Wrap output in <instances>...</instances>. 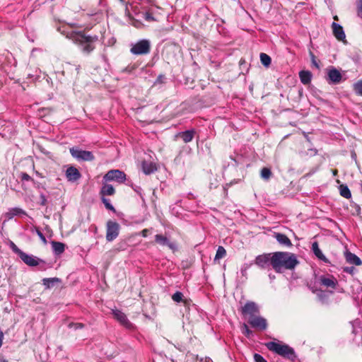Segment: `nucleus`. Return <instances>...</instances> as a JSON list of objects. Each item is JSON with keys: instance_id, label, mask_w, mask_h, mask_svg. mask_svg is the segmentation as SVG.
<instances>
[{"instance_id": "4", "label": "nucleus", "mask_w": 362, "mask_h": 362, "mask_svg": "<svg viewBox=\"0 0 362 362\" xmlns=\"http://www.w3.org/2000/svg\"><path fill=\"white\" fill-rule=\"evenodd\" d=\"M151 50V42L148 40H141L132 44L130 52L134 55L147 54Z\"/></svg>"}, {"instance_id": "12", "label": "nucleus", "mask_w": 362, "mask_h": 362, "mask_svg": "<svg viewBox=\"0 0 362 362\" xmlns=\"http://www.w3.org/2000/svg\"><path fill=\"white\" fill-rule=\"evenodd\" d=\"M115 318L119 321L124 327L127 329H132L133 325L129 321L126 315L120 310H115L112 311Z\"/></svg>"}, {"instance_id": "39", "label": "nucleus", "mask_w": 362, "mask_h": 362, "mask_svg": "<svg viewBox=\"0 0 362 362\" xmlns=\"http://www.w3.org/2000/svg\"><path fill=\"white\" fill-rule=\"evenodd\" d=\"M255 362H267L261 355L255 354L254 355Z\"/></svg>"}, {"instance_id": "20", "label": "nucleus", "mask_w": 362, "mask_h": 362, "mask_svg": "<svg viewBox=\"0 0 362 362\" xmlns=\"http://www.w3.org/2000/svg\"><path fill=\"white\" fill-rule=\"evenodd\" d=\"M312 250L315 255L320 260L323 261L324 262H329V260L327 258L323 255L321 250L319 248L318 243L317 242H314L312 244Z\"/></svg>"}, {"instance_id": "50", "label": "nucleus", "mask_w": 362, "mask_h": 362, "mask_svg": "<svg viewBox=\"0 0 362 362\" xmlns=\"http://www.w3.org/2000/svg\"><path fill=\"white\" fill-rule=\"evenodd\" d=\"M119 1H120L121 2H124V0H119Z\"/></svg>"}, {"instance_id": "16", "label": "nucleus", "mask_w": 362, "mask_h": 362, "mask_svg": "<svg viewBox=\"0 0 362 362\" xmlns=\"http://www.w3.org/2000/svg\"><path fill=\"white\" fill-rule=\"evenodd\" d=\"M333 34L334 37L340 41H344L346 35L344 33L343 28L338 23H333L332 25Z\"/></svg>"}, {"instance_id": "37", "label": "nucleus", "mask_w": 362, "mask_h": 362, "mask_svg": "<svg viewBox=\"0 0 362 362\" xmlns=\"http://www.w3.org/2000/svg\"><path fill=\"white\" fill-rule=\"evenodd\" d=\"M310 55L313 65L315 66L317 69H320V65L317 63L316 58H315V55L313 54V53L310 52Z\"/></svg>"}, {"instance_id": "21", "label": "nucleus", "mask_w": 362, "mask_h": 362, "mask_svg": "<svg viewBox=\"0 0 362 362\" xmlns=\"http://www.w3.org/2000/svg\"><path fill=\"white\" fill-rule=\"evenodd\" d=\"M320 283L322 285L334 288L337 285V280L333 276L331 277H325V276H321L320 277Z\"/></svg>"}, {"instance_id": "24", "label": "nucleus", "mask_w": 362, "mask_h": 362, "mask_svg": "<svg viewBox=\"0 0 362 362\" xmlns=\"http://www.w3.org/2000/svg\"><path fill=\"white\" fill-rule=\"evenodd\" d=\"M52 246L53 251L57 255L63 253L65 250V245L60 242L52 241Z\"/></svg>"}, {"instance_id": "48", "label": "nucleus", "mask_w": 362, "mask_h": 362, "mask_svg": "<svg viewBox=\"0 0 362 362\" xmlns=\"http://www.w3.org/2000/svg\"><path fill=\"white\" fill-rule=\"evenodd\" d=\"M337 171L336 170L333 171V174H334V175H337Z\"/></svg>"}, {"instance_id": "29", "label": "nucleus", "mask_w": 362, "mask_h": 362, "mask_svg": "<svg viewBox=\"0 0 362 362\" xmlns=\"http://www.w3.org/2000/svg\"><path fill=\"white\" fill-rule=\"evenodd\" d=\"M226 255V250L222 246H219L216 250L214 260L216 261L221 258H223Z\"/></svg>"}, {"instance_id": "3", "label": "nucleus", "mask_w": 362, "mask_h": 362, "mask_svg": "<svg viewBox=\"0 0 362 362\" xmlns=\"http://www.w3.org/2000/svg\"><path fill=\"white\" fill-rule=\"evenodd\" d=\"M266 346L269 350L288 358H291L294 356L293 349L286 344L270 341L266 344Z\"/></svg>"}, {"instance_id": "18", "label": "nucleus", "mask_w": 362, "mask_h": 362, "mask_svg": "<svg viewBox=\"0 0 362 362\" xmlns=\"http://www.w3.org/2000/svg\"><path fill=\"white\" fill-rule=\"evenodd\" d=\"M344 256L346 262L349 264H354L356 266L362 264V261L361 260V259L355 254L348 250L344 252Z\"/></svg>"}, {"instance_id": "42", "label": "nucleus", "mask_w": 362, "mask_h": 362, "mask_svg": "<svg viewBox=\"0 0 362 362\" xmlns=\"http://www.w3.org/2000/svg\"><path fill=\"white\" fill-rule=\"evenodd\" d=\"M37 235L39 236V238L41 239V240L42 242H44L45 243H47V240H46V238H45V235H43V233L40 230H37Z\"/></svg>"}, {"instance_id": "49", "label": "nucleus", "mask_w": 362, "mask_h": 362, "mask_svg": "<svg viewBox=\"0 0 362 362\" xmlns=\"http://www.w3.org/2000/svg\"><path fill=\"white\" fill-rule=\"evenodd\" d=\"M1 362H8V361H6V360H2Z\"/></svg>"}, {"instance_id": "31", "label": "nucleus", "mask_w": 362, "mask_h": 362, "mask_svg": "<svg viewBox=\"0 0 362 362\" xmlns=\"http://www.w3.org/2000/svg\"><path fill=\"white\" fill-rule=\"evenodd\" d=\"M183 297L184 296L181 292L177 291L172 296V299L176 303L183 302L185 304H186L187 302L183 299Z\"/></svg>"}, {"instance_id": "38", "label": "nucleus", "mask_w": 362, "mask_h": 362, "mask_svg": "<svg viewBox=\"0 0 362 362\" xmlns=\"http://www.w3.org/2000/svg\"><path fill=\"white\" fill-rule=\"evenodd\" d=\"M144 18L146 21H156V19L154 18V17L152 16L151 13H148V12H146L144 13Z\"/></svg>"}, {"instance_id": "32", "label": "nucleus", "mask_w": 362, "mask_h": 362, "mask_svg": "<svg viewBox=\"0 0 362 362\" xmlns=\"http://www.w3.org/2000/svg\"><path fill=\"white\" fill-rule=\"evenodd\" d=\"M272 176V171L268 168H263L261 170V177L264 180H268Z\"/></svg>"}, {"instance_id": "9", "label": "nucleus", "mask_w": 362, "mask_h": 362, "mask_svg": "<svg viewBox=\"0 0 362 362\" xmlns=\"http://www.w3.org/2000/svg\"><path fill=\"white\" fill-rule=\"evenodd\" d=\"M255 264L262 269L269 266L272 267V253H267L258 255L255 260Z\"/></svg>"}, {"instance_id": "45", "label": "nucleus", "mask_w": 362, "mask_h": 362, "mask_svg": "<svg viewBox=\"0 0 362 362\" xmlns=\"http://www.w3.org/2000/svg\"><path fill=\"white\" fill-rule=\"evenodd\" d=\"M149 232L148 229H144L141 233L143 237L146 238L148 235V233Z\"/></svg>"}, {"instance_id": "6", "label": "nucleus", "mask_w": 362, "mask_h": 362, "mask_svg": "<svg viewBox=\"0 0 362 362\" xmlns=\"http://www.w3.org/2000/svg\"><path fill=\"white\" fill-rule=\"evenodd\" d=\"M105 181H116L122 183L126 180V175L119 170H109L103 177Z\"/></svg>"}, {"instance_id": "51", "label": "nucleus", "mask_w": 362, "mask_h": 362, "mask_svg": "<svg viewBox=\"0 0 362 362\" xmlns=\"http://www.w3.org/2000/svg\"><path fill=\"white\" fill-rule=\"evenodd\" d=\"M1 361H2V360H1V359H0V362H1Z\"/></svg>"}, {"instance_id": "5", "label": "nucleus", "mask_w": 362, "mask_h": 362, "mask_svg": "<svg viewBox=\"0 0 362 362\" xmlns=\"http://www.w3.org/2000/svg\"><path fill=\"white\" fill-rule=\"evenodd\" d=\"M70 153L78 160L91 161L94 159L92 152L80 149L78 147L71 148Z\"/></svg>"}, {"instance_id": "33", "label": "nucleus", "mask_w": 362, "mask_h": 362, "mask_svg": "<svg viewBox=\"0 0 362 362\" xmlns=\"http://www.w3.org/2000/svg\"><path fill=\"white\" fill-rule=\"evenodd\" d=\"M354 89L356 94L362 96V80L354 83Z\"/></svg>"}, {"instance_id": "26", "label": "nucleus", "mask_w": 362, "mask_h": 362, "mask_svg": "<svg viewBox=\"0 0 362 362\" xmlns=\"http://www.w3.org/2000/svg\"><path fill=\"white\" fill-rule=\"evenodd\" d=\"M61 280L59 278H45L42 279V284L47 288H50L54 286V284L59 283Z\"/></svg>"}, {"instance_id": "17", "label": "nucleus", "mask_w": 362, "mask_h": 362, "mask_svg": "<svg viewBox=\"0 0 362 362\" xmlns=\"http://www.w3.org/2000/svg\"><path fill=\"white\" fill-rule=\"evenodd\" d=\"M195 131L194 129H189L185 132H179L175 137L180 138L182 139L184 143H189L192 141L194 136Z\"/></svg>"}, {"instance_id": "1", "label": "nucleus", "mask_w": 362, "mask_h": 362, "mask_svg": "<svg viewBox=\"0 0 362 362\" xmlns=\"http://www.w3.org/2000/svg\"><path fill=\"white\" fill-rule=\"evenodd\" d=\"M299 262L295 254L288 252H276L272 253V268L276 272L293 269Z\"/></svg>"}, {"instance_id": "14", "label": "nucleus", "mask_w": 362, "mask_h": 362, "mask_svg": "<svg viewBox=\"0 0 362 362\" xmlns=\"http://www.w3.org/2000/svg\"><path fill=\"white\" fill-rule=\"evenodd\" d=\"M327 79L329 81V83H332L337 84L341 81V74L337 69H336L335 68H332L331 69L327 70Z\"/></svg>"}, {"instance_id": "11", "label": "nucleus", "mask_w": 362, "mask_h": 362, "mask_svg": "<svg viewBox=\"0 0 362 362\" xmlns=\"http://www.w3.org/2000/svg\"><path fill=\"white\" fill-rule=\"evenodd\" d=\"M242 313L244 315H249L250 317L259 313V308L255 303L247 302L242 308Z\"/></svg>"}, {"instance_id": "22", "label": "nucleus", "mask_w": 362, "mask_h": 362, "mask_svg": "<svg viewBox=\"0 0 362 362\" xmlns=\"http://www.w3.org/2000/svg\"><path fill=\"white\" fill-rule=\"evenodd\" d=\"M156 170V166L153 163L147 161H144L142 163V170L146 175L153 173Z\"/></svg>"}, {"instance_id": "34", "label": "nucleus", "mask_w": 362, "mask_h": 362, "mask_svg": "<svg viewBox=\"0 0 362 362\" xmlns=\"http://www.w3.org/2000/svg\"><path fill=\"white\" fill-rule=\"evenodd\" d=\"M11 248L13 252L17 254L19 257L23 252L21 250H20L13 242L11 243Z\"/></svg>"}, {"instance_id": "40", "label": "nucleus", "mask_w": 362, "mask_h": 362, "mask_svg": "<svg viewBox=\"0 0 362 362\" xmlns=\"http://www.w3.org/2000/svg\"><path fill=\"white\" fill-rule=\"evenodd\" d=\"M21 180L23 181H30V180H33L32 177L27 173H23L21 174Z\"/></svg>"}, {"instance_id": "23", "label": "nucleus", "mask_w": 362, "mask_h": 362, "mask_svg": "<svg viewBox=\"0 0 362 362\" xmlns=\"http://www.w3.org/2000/svg\"><path fill=\"white\" fill-rule=\"evenodd\" d=\"M299 77L302 83L307 85L310 83L312 78V74L309 71H300L299 72Z\"/></svg>"}, {"instance_id": "35", "label": "nucleus", "mask_w": 362, "mask_h": 362, "mask_svg": "<svg viewBox=\"0 0 362 362\" xmlns=\"http://www.w3.org/2000/svg\"><path fill=\"white\" fill-rule=\"evenodd\" d=\"M102 202L105 204V207L107 209H110L111 211H115V208L113 206L110 204V201L104 197L102 198Z\"/></svg>"}, {"instance_id": "36", "label": "nucleus", "mask_w": 362, "mask_h": 362, "mask_svg": "<svg viewBox=\"0 0 362 362\" xmlns=\"http://www.w3.org/2000/svg\"><path fill=\"white\" fill-rule=\"evenodd\" d=\"M243 333L246 337H250L252 332L249 329L248 326L246 324H244L243 326Z\"/></svg>"}, {"instance_id": "15", "label": "nucleus", "mask_w": 362, "mask_h": 362, "mask_svg": "<svg viewBox=\"0 0 362 362\" xmlns=\"http://www.w3.org/2000/svg\"><path fill=\"white\" fill-rule=\"evenodd\" d=\"M155 241L160 245L168 246L172 250H175L177 249V246L174 243L170 242L169 240L166 237H164L162 235H160V234L156 235H155Z\"/></svg>"}, {"instance_id": "44", "label": "nucleus", "mask_w": 362, "mask_h": 362, "mask_svg": "<svg viewBox=\"0 0 362 362\" xmlns=\"http://www.w3.org/2000/svg\"><path fill=\"white\" fill-rule=\"evenodd\" d=\"M358 15L360 18H362V0L360 1L358 6Z\"/></svg>"}, {"instance_id": "8", "label": "nucleus", "mask_w": 362, "mask_h": 362, "mask_svg": "<svg viewBox=\"0 0 362 362\" xmlns=\"http://www.w3.org/2000/svg\"><path fill=\"white\" fill-rule=\"evenodd\" d=\"M248 322L253 328L259 330H264L267 327V320L257 315L250 317Z\"/></svg>"}, {"instance_id": "27", "label": "nucleus", "mask_w": 362, "mask_h": 362, "mask_svg": "<svg viewBox=\"0 0 362 362\" xmlns=\"http://www.w3.org/2000/svg\"><path fill=\"white\" fill-rule=\"evenodd\" d=\"M20 214H25V212L20 208L11 209L6 214V216L8 219L13 218L15 216Z\"/></svg>"}, {"instance_id": "25", "label": "nucleus", "mask_w": 362, "mask_h": 362, "mask_svg": "<svg viewBox=\"0 0 362 362\" xmlns=\"http://www.w3.org/2000/svg\"><path fill=\"white\" fill-rule=\"evenodd\" d=\"M115 189L112 185L105 184L103 186L100 190V194L103 196H111L115 194Z\"/></svg>"}, {"instance_id": "10", "label": "nucleus", "mask_w": 362, "mask_h": 362, "mask_svg": "<svg viewBox=\"0 0 362 362\" xmlns=\"http://www.w3.org/2000/svg\"><path fill=\"white\" fill-rule=\"evenodd\" d=\"M19 257L25 264L30 267H35L39 265L40 263L44 262L40 258L33 255L26 254L24 252L21 254V255Z\"/></svg>"}, {"instance_id": "19", "label": "nucleus", "mask_w": 362, "mask_h": 362, "mask_svg": "<svg viewBox=\"0 0 362 362\" xmlns=\"http://www.w3.org/2000/svg\"><path fill=\"white\" fill-rule=\"evenodd\" d=\"M274 237L276 239L277 242L281 245L286 247H291L292 245L290 239L283 233H275Z\"/></svg>"}, {"instance_id": "43", "label": "nucleus", "mask_w": 362, "mask_h": 362, "mask_svg": "<svg viewBox=\"0 0 362 362\" xmlns=\"http://www.w3.org/2000/svg\"><path fill=\"white\" fill-rule=\"evenodd\" d=\"M354 270L355 268L354 267H347L344 268V272L349 274H353Z\"/></svg>"}, {"instance_id": "30", "label": "nucleus", "mask_w": 362, "mask_h": 362, "mask_svg": "<svg viewBox=\"0 0 362 362\" xmlns=\"http://www.w3.org/2000/svg\"><path fill=\"white\" fill-rule=\"evenodd\" d=\"M260 61L262 64L265 66H269L271 64L272 59L271 57L265 54V53H261L260 54Z\"/></svg>"}, {"instance_id": "41", "label": "nucleus", "mask_w": 362, "mask_h": 362, "mask_svg": "<svg viewBox=\"0 0 362 362\" xmlns=\"http://www.w3.org/2000/svg\"><path fill=\"white\" fill-rule=\"evenodd\" d=\"M70 327H73L74 329H81L83 327V325L81 323L70 324Z\"/></svg>"}, {"instance_id": "47", "label": "nucleus", "mask_w": 362, "mask_h": 362, "mask_svg": "<svg viewBox=\"0 0 362 362\" xmlns=\"http://www.w3.org/2000/svg\"><path fill=\"white\" fill-rule=\"evenodd\" d=\"M41 199H42V204L45 205V202H46L45 197L44 195H42Z\"/></svg>"}, {"instance_id": "46", "label": "nucleus", "mask_w": 362, "mask_h": 362, "mask_svg": "<svg viewBox=\"0 0 362 362\" xmlns=\"http://www.w3.org/2000/svg\"><path fill=\"white\" fill-rule=\"evenodd\" d=\"M200 362H213V361L210 358L206 357L204 358H202Z\"/></svg>"}, {"instance_id": "13", "label": "nucleus", "mask_w": 362, "mask_h": 362, "mask_svg": "<svg viewBox=\"0 0 362 362\" xmlns=\"http://www.w3.org/2000/svg\"><path fill=\"white\" fill-rule=\"evenodd\" d=\"M81 177V175L78 170L74 167H69L66 170V177L68 181L74 182L78 180Z\"/></svg>"}, {"instance_id": "2", "label": "nucleus", "mask_w": 362, "mask_h": 362, "mask_svg": "<svg viewBox=\"0 0 362 362\" xmlns=\"http://www.w3.org/2000/svg\"><path fill=\"white\" fill-rule=\"evenodd\" d=\"M66 37L77 44L82 52L86 54L90 53L95 49L94 43L98 40L97 35H86L83 32L76 31L67 33Z\"/></svg>"}, {"instance_id": "28", "label": "nucleus", "mask_w": 362, "mask_h": 362, "mask_svg": "<svg viewBox=\"0 0 362 362\" xmlns=\"http://www.w3.org/2000/svg\"><path fill=\"white\" fill-rule=\"evenodd\" d=\"M340 195L346 199H349L351 197V193L349 187L345 185L339 186Z\"/></svg>"}, {"instance_id": "7", "label": "nucleus", "mask_w": 362, "mask_h": 362, "mask_svg": "<svg viewBox=\"0 0 362 362\" xmlns=\"http://www.w3.org/2000/svg\"><path fill=\"white\" fill-rule=\"evenodd\" d=\"M119 225L115 222L109 221L107 223L106 240L109 242L115 240L119 235Z\"/></svg>"}]
</instances>
